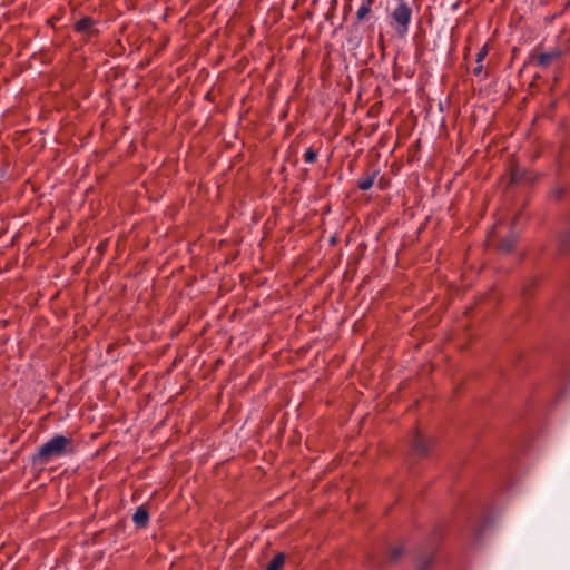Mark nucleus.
Masks as SVG:
<instances>
[{"mask_svg":"<svg viewBox=\"0 0 570 570\" xmlns=\"http://www.w3.org/2000/svg\"><path fill=\"white\" fill-rule=\"evenodd\" d=\"M411 16L412 9L405 2H400L393 10L391 17L392 20L396 23L395 29L400 37H403L407 32Z\"/></svg>","mask_w":570,"mask_h":570,"instance_id":"2","label":"nucleus"},{"mask_svg":"<svg viewBox=\"0 0 570 570\" xmlns=\"http://www.w3.org/2000/svg\"><path fill=\"white\" fill-rule=\"evenodd\" d=\"M559 252L562 254L570 253V228L559 236Z\"/></svg>","mask_w":570,"mask_h":570,"instance_id":"9","label":"nucleus"},{"mask_svg":"<svg viewBox=\"0 0 570 570\" xmlns=\"http://www.w3.org/2000/svg\"><path fill=\"white\" fill-rule=\"evenodd\" d=\"M377 185H379V188H380V189H385V188H386V185H387V184H386V181H385V179H384V177H383V176H382V177H380V179H379V181H377Z\"/></svg>","mask_w":570,"mask_h":570,"instance_id":"19","label":"nucleus"},{"mask_svg":"<svg viewBox=\"0 0 570 570\" xmlns=\"http://www.w3.org/2000/svg\"><path fill=\"white\" fill-rule=\"evenodd\" d=\"M560 56H561V51L558 49H554L550 52L539 53L535 57V61L539 67L547 68L548 66L551 65L552 61L559 59Z\"/></svg>","mask_w":570,"mask_h":570,"instance_id":"6","label":"nucleus"},{"mask_svg":"<svg viewBox=\"0 0 570 570\" xmlns=\"http://www.w3.org/2000/svg\"><path fill=\"white\" fill-rule=\"evenodd\" d=\"M521 179V175L519 174L518 170H512L511 171V181L512 183H517Z\"/></svg>","mask_w":570,"mask_h":570,"instance_id":"18","label":"nucleus"},{"mask_svg":"<svg viewBox=\"0 0 570 570\" xmlns=\"http://www.w3.org/2000/svg\"><path fill=\"white\" fill-rule=\"evenodd\" d=\"M132 521L135 522L137 528H145L149 521L148 509L145 505L138 507L132 515Z\"/></svg>","mask_w":570,"mask_h":570,"instance_id":"7","label":"nucleus"},{"mask_svg":"<svg viewBox=\"0 0 570 570\" xmlns=\"http://www.w3.org/2000/svg\"><path fill=\"white\" fill-rule=\"evenodd\" d=\"M402 554H403L402 547L391 548L387 553V562L396 563L401 559Z\"/></svg>","mask_w":570,"mask_h":570,"instance_id":"12","label":"nucleus"},{"mask_svg":"<svg viewBox=\"0 0 570 570\" xmlns=\"http://www.w3.org/2000/svg\"><path fill=\"white\" fill-rule=\"evenodd\" d=\"M538 279L531 278L529 279L522 287L521 293L524 297H530L533 295V289L537 286Z\"/></svg>","mask_w":570,"mask_h":570,"instance_id":"13","label":"nucleus"},{"mask_svg":"<svg viewBox=\"0 0 570 570\" xmlns=\"http://www.w3.org/2000/svg\"><path fill=\"white\" fill-rule=\"evenodd\" d=\"M554 194H556L557 198H561L562 194H563V190L562 189H556Z\"/></svg>","mask_w":570,"mask_h":570,"instance_id":"20","label":"nucleus"},{"mask_svg":"<svg viewBox=\"0 0 570 570\" xmlns=\"http://www.w3.org/2000/svg\"><path fill=\"white\" fill-rule=\"evenodd\" d=\"M95 20L91 17H82L75 23V31L78 33L87 35L89 38L98 35V30L95 29Z\"/></svg>","mask_w":570,"mask_h":570,"instance_id":"4","label":"nucleus"},{"mask_svg":"<svg viewBox=\"0 0 570 570\" xmlns=\"http://www.w3.org/2000/svg\"><path fill=\"white\" fill-rule=\"evenodd\" d=\"M317 155H318V150L314 149L313 147L308 148L304 153V160H305V163H307V164L315 163L316 159H317Z\"/></svg>","mask_w":570,"mask_h":570,"instance_id":"14","label":"nucleus"},{"mask_svg":"<svg viewBox=\"0 0 570 570\" xmlns=\"http://www.w3.org/2000/svg\"><path fill=\"white\" fill-rule=\"evenodd\" d=\"M285 553L283 552H278L276 553L272 560L268 562L267 567H266V570H279L283 568L284 563H285Z\"/></svg>","mask_w":570,"mask_h":570,"instance_id":"10","label":"nucleus"},{"mask_svg":"<svg viewBox=\"0 0 570 570\" xmlns=\"http://www.w3.org/2000/svg\"><path fill=\"white\" fill-rule=\"evenodd\" d=\"M432 561H433V554L432 553H430L426 557L421 558L420 562H419V570H429Z\"/></svg>","mask_w":570,"mask_h":570,"instance_id":"15","label":"nucleus"},{"mask_svg":"<svg viewBox=\"0 0 570 570\" xmlns=\"http://www.w3.org/2000/svg\"><path fill=\"white\" fill-rule=\"evenodd\" d=\"M489 52L488 46H483L476 55V62H482Z\"/></svg>","mask_w":570,"mask_h":570,"instance_id":"16","label":"nucleus"},{"mask_svg":"<svg viewBox=\"0 0 570 570\" xmlns=\"http://www.w3.org/2000/svg\"><path fill=\"white\" fill-rule=\"evenodd\" d=\"M434 441L430 438H425L419 431H416L411 441L412 454L422 459L428 458L433 449Z\"/></svg>","mask_w":570,"mask_h":570,"instance_id":"3","label":"nucleus"},{"mask_svg":"<svg viewBox=\"0 0 570 570\" xmlns=\"http://www.w3.org/2000/svg\"><path fill=\"white\" fill-rule=\"evenodd\" d=\"M483 71V65L482 62H476V66L473 68L472 72L474 76H480Z\"/></svg>","mask_w":570,"mask_h":570,"instance_id":"17","label":"nucleus"},{"mask_svg":"<svg viewBox=\"0 0 570 570\" xmlns=\"http://www.w3.org/2000/svg\"><path fill=\"white\" fill-rule=\"evenodd\" d=\"M379 170L372 167L365 169L364 175L356 181V186L361 190H368L375 181Z\"/></svg>","mask_w":570,"mask_h":570,"instance_id":"5","label":"nucleus"},{"mask_svg":"<svg viewBox=\"0 0 570 570\" xmlns=\"http://www.w3.org/2000/svg\"><path fill=\"white\" fill-rule=\"evenodd\" d=\"M73 453V440L66 435H56L42 444L38 452L32 455V464H46L53 458Z\"/></svg>","mask_w":570,"mask_h":570,"instance_id":"1","label":"nucleus"},{"mask_svg":"<svg viewBox=\"0 0 570 570\" xmlns=\"http://www.w3.org/2000/svg\"><path fill=\"white\" fill-rule=\"evenodd\" d=\"M517 244V235L513 233H510L507 237L501 239V242L498 244L497 248L501 253L509 254L511 253Z\"/></svg>","mask_w":570,"mask_h":570,"instance_id":"8","label":"nucleus"},{"mask_svg":"<svg viewBox=\"0 0 570 570\" xmlns=\"http://www.w3.org/2000/svg\"><path fill=\"white\" fill-rule=\"evenodd\" d=\"M374 0H363L362 6L358 8L356 12V20L362 21L371 13V7Z\"/></svg>","mask_w":570,"mask_h":570,"instance_id":"11","label":"nucleus"}]
</instances>
